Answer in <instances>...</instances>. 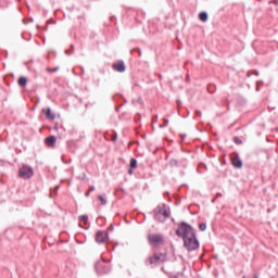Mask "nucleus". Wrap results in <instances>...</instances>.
Returning a JSON list of instances; mask_svg holds the SVG:
<instances>
[{
	"mask_svg": "<svg viewBox=\"0 0 278 278\" xmlns=\"http://www.w3.org/2000/svg\"><path fill=\"white\" fill-rule=\"evenodd\" d=\"M252 75H260V72H254V73H252Z\"/></svg>",
	"mask_w": 278,
	"mask_h": 278,
	"instance_id": "nucleus-24",
	"label": "nucleus"
},
{
	"mask_svg": "<svg viewBox=\"0 0 278 278\" xmlns=\"http://www.w3.org/2000/svg\"><path fill=\"white\" fill-rule=\"evenodd\" d=\"M169 166H172V168L179 167V161L172 159L169 161Z\"/></svg>",
	"mask_w": 278,
	"mask_h": 278,
	"instance_id": "nucleus-14",
	"label": "nucleus"
},
{
	"mask_svg": "<svg viewBox=\"0 0 278 278\" xmlns=\"http://www.w3.org/2000/svg\"><path fill=\"white\" fill-rule=\"evenodd\" d=\"M112 270L110 264L105 263V261H98L96 263V271L98 275H108Z\"/></svg>",
	"mask_w": 278,
	"mask_h": 278,
	"instance_id": "nucleus-5",
	"label": "nucleus"
},
{
	"mask_svg": "<svg viewBox=\"0 0 278 278\" xmlns=\"http://www.w3.org/2000/svg\"><path fill=\"white\" fill-rule=\"evenodd\" d=\"M166 260H167L166 254H164V253H155V254H153L152 256H150L147 260V264H149L153 268V266H157L160 264H164V262H166Z\"/></svg>",
	"mask_w": 278,
	"mask_h": 278,
	"instance_id": "nucleus-4",
	"label": "nucleus"
},
{
	"mask_svg": "<svg viewBox=\"0 0 278 278\" xmlns=\"http://www.w3.org/2000/svg\"><path fill=\"white\" fill-rule=\"evenodd\" d=\"M128 175H134V168L128 169Z\"/></svg>",
	"mask_w": 278,
	"mask_h": 278,
	"instance_id": "nucleus-23",
	"label": "nucleus"
},
{
	"mask_svg": "<svg viewBox=\"0 0 278 278\" xmlns=\"http://www.w3.org/2000/svg\"><path fill=\"white\" fill-rule=\"evenodd\" d=\"M117 136L115 135V137L113 138V140H116Z\"/></svg>",
	"mask_w": 278,
	"mask_h": 278,
	"instance_id": "nucleus-29",
	"label": "nucleus"
},
{
	"mask_svg": "<svg viewBox=\"0 0 278 278\" xmlns=\"http://www.w3.org/2000/svg\"><path fill=\"white\" fill-rule=\"evenodd\" d=\"M94 186H91L90 189L85 193V197H90V192H94Z\"/></svg>",
	"mask_w": 278,
	"mask_h": 278,
	"instance_id": "nucleus-19",
	"label": "nucleus"
},
{
	"mask_svg": "<svg viewBox=\"0 0 278 278\" xmlns=\"http://www.w3.org/2000/svg\"><path fill=\"white\" fill-rule=\"evenodd\" d=\"M231 164L235 168H242V160L238 154L236 156H232Z\"/></svg>",
	"mask_w": 278,
	"mask_h": 278,
	"instance_id": "nucleus-9",
	"label": "nucleus"
},
{
	"mask_svg": "<svg viewBox=\"0 0 278 278\" xmlns=\"http://www.w3.org/2000/svg\"><path fill=\"white\" fill-rule=\"evenodd\" d=\"M233 142L235 144H242V139H240V137H235Z\"/></svg>",
	"mask_w": 278,
	"mask_h": 278,
	"instance_id": "nucleus-20",
	"label": "nucleus"
},
{
	"mask_svg": "<svg viewBox=\"0 0 278 278\" xmlns=\"http://www.w3.org/2000/svg\"><path fill=\"white\" fill-rule=\"evenodd\" d=\"M217 197H223V193H217Z\"/></svg>",
	"mask_w": 278,
	"mask_h": 278,
	"instance_id": "nucleus-25",
	"label": "nucleus"
},
{
	"mask_svg": "<svg viewBox=\"0 0 278 278\" xmlns=\"http://www.w3.org/2000/svg\"><path fill=\"white\" fill-rule=\"evenodd\" d=\"M199 229H200V231H205V229H207V224L201 223V224L199 225Z\"/></svg>",
	"mask_w": 278,
	"mask_h": 278,
	"instance_id": "nucleus-18",
	"label": "nucleus"
},
{
	"mask_svg": "<svg viewBox=\"0 0 278 278\" xmlns=\"http://www.w3.org/2000/svg\"><path fill=\"white\" fill-rule=\"evenodd\" d=\"M98 201H100L101 205H108V200L103 195H98Z\"/></svg>",
	"mask_w": 278,
	"mask_h": 278,
	"instance_id": "nucleus-15",
	"label": "nucleus"
},
{
	"mask_svg": "<svg viewBox=\"0 0 278 278\" xmlns=\"http://www.w3.org/2000/svg\"><path fill=\"white\" fill-rule=\"evenodd\" d=\"M47 71L48 73H56V71H60V67H55V68L48 67Z\"/></svg>",
	"mask_w": 278,
	"mask_h": 278,
	"instance_id": "nucleus-21",
	"label": "nucleus"
},
{
	"mask_svg": "<svg viewBox=\"0 0 278 278\" xmlns=\"http://www.w3.org/2000/svg\"><path fill=\"white\" fill-rule=\"evenodd\" d=\"M148 242L150 247H153V249H157V247L164 245V235L155 232L149 233Z\"/></svg>",
	"mask_w": 278,
	"mask_h": 278,
	"instance_id": "nucleus-3",
	"label": "nucleus"
},
{
	"mask_svg": "<svg viewBox=\"0 0 278 278\" xmlns=\"http://www.w3.org/2000/svg\"><path fill=\"white\" fill-rule=\"evenodd\" d=\"M18 175L21 179H31L34 175V168L29 165H22L18 170Z\"/></svg>",
	"mask_w": 278,
	"mask_h": 278,
	"instance_id": "nucleus-6",
	"label": "nucleus"
},
{
	"mask_svg": "<svg viewBox=\"0 0 278 278\" xmlns=\"http://www.w3.org/2000/svg\"><path fill=\"white\" fill-rule=\"evenodd\" d=\"M197 114H201V111H198Z\"/></svg>",
	"mask_w": 278,
	"mask_h": 278,
	"instance_id": "nucleus-30",
	"label": "nucleus"
},
{
	"mask_svg": "<svg viewBox=\"0 0 278 278\" xmlns=\"http://www.w3.org/2000/svg\"><path fill=\"white\" fill-rule=\"evenodd\" d=\"M113 71H116L117 73H125L127 71V66H125V61L119 60L116 63L112 65Z\"/></svg>",
	"mask_w": 278,
	"mask_h": 278,
	"instance_id": "nucleus-8",
	"label": "nucleus"
},
{
	"mask_svg": "<svg viewBox=\"0 0 278 278\" xmlns=\"http://www.w3.org/2000/svg\"><path fill=\"white\" fill-rule=\"evenodd\" d=\"M163 121H164V127H168V118L164 117Z\"/></svg>",
	"mask_w": 278,
	"mask_h": 278,
	"instance_id": "nucleus-22",
	"label": "nucleus"
},
{
	"mask_svg": "<svg viewBox=\"0 0 278 278\" xmlns=\"http://www.w3.org/2000/svg\"><path fill=\"white\" fill-rule=\"evenodd\" d=\"M176 236L178 238H182L184 247L189 251V253L199 249L200 243L199 239H197V232L190 224L181 222L176 229Z\"/></svg>",
	"mask_w": 278,
	"mask_h": 278,
	"instance_id": "nucleus-1",
	"label": "nucleus"
},
{
	"mask_svg": "<svg viewBox=\"0 0 278 278\" xmlns=\"http://www.w3.org/2000/svg\"><path fill=\"white\" fill-rule=\"evenodd\" d=\"M154 218L159 223H166V219L170 218V206L166 204L157 205L154 208Z\"/></svg>",
	"mask_w": 278,
	"mask_h": 278,
	"instance_id": "nucleus-2",
	"label": "nucleus"
},
{
	"mask_svg": "<svg viewBox=\"0 0 278 278\" xmlns=\"http://www.w3.org/2000/svg\"><path fill=\"white\" fill-rule=\"evenodd\" d=\"M216 201V199L213 200V203Z\"/></svg>",
	"mask_w": 278,
	"mask_h": 278,
	"instance_id": "nucleus-32",
	"label": "nucleus"
},
{
	"mask_svg": "<svg viewBox=\"0 0 278 278\" xmlns=\"http://www.w3.org/2000/svg\"><path fill=\"white\" fill-rule=\"evenodd\" d=\"M42 113L46 114L49 121H55V114L51 113V108L42 109Z\"/></svg>",
	"mask_w": 278,
	"mask_h": 278,
	"instance_id": "nucleus-10",
	"label": "nucleus"
},
{
	"mask_svg": "<svg viewBox=\"0 0 278 278\" xmlns=\"http://www.w3.org/2000/svg\"><path fill=\"white\" fill-rule=\"evenodd\" d=\"M17 84L22 88H25V86H27V77H25V76L20 77L17 80Z\"/></svg>",
	"mask_w": 278,
	"mask_h": 278,
	"instance_id": "nucleus-12",
	"label": "nucleus"
},
{
	"mask_svg": "<svg viewBox=\"0 0 278 278\" xmlns=\"http://www.w3.org/2000/svg\"><path fill=\"white\" fill-rule=\"evenodd\" d=\"M78 220H81V223H88V215H80Z\"/></svg>",
	"mask_w": 278,
	"mask_h": 278,
	"instance_id": "nucleus-17",
	"label": "nucleus"
},
{
	"mask_svg": "<svg viewBox=\"0 0 278 278\" xmlns=\"http://www.w3.org/2000/svg\"><path fill=\"white\" fill-rule=\"evenodd\" d=\"M110 229H114V225H111V228Z\"/></svg>",
	"mask_w": 278,
	"mask_h": 278,
	"instance_id": "nucleus-27",
	"label": "nucleus"
},
{
	"mask_svg": "<svg viewBox=\"0 0 278 278\" xmlns=\"http://www.w3.org/2000/svg\"><path fill=\"white\" fill-rule=\"evenodd\" d=\"M257 1H262V0H257Z\"/></svg>",
	"mask_w": 278,
	"mask_h": 278,
	"instance_id": "nucleus-33",
	"label": "nucleus"
},
{
	"mask_svg": "<svg viewBox=\"0 0 278 278\" xmlns=\"http://www.w3.org/2000/svg\"><path fill=\"white\" fill-rule=\"evenodd\" d=\"M252 74L248 73V77H251Z\"/></svg>",
	"mask_w": 278,
	"mask_h": 278,
	"instance_id": "nucleus-28",
	"label": "nucleus"
},
{
	"mask_svg": "<svg viewBox=\"0 0 278 278\" xmlns=\"http://www.w3.org/2000/svg\"><path fill=\"white\" fill-rule=\"evenodd\" d=\"M65 53H68V50H66Z\"/></svg>",
	"mask_w": 278,
	"mask_h": 278,
	"instance_id": "nucleus-31",
	"label": "nucleus"
},
{
	"mask_svg": "<svg viewBox=\"0 0 278 278\" xmlns=\"http://www.w3.org/2000/svg\"><path fill=\"white\" fill-rule=\"evenodd\" d=\"M199 18H200V21H202V23H205L208 18L207 12H201L199 14Z\"/></svg>",
	"mask_w": 278,
	"mask_h": 278,
	"instance_id": "nucleus-13",
	"label": "nucleus"
},
{
	"mask_svg": "<svg viewBox=\"0 0 278 278\" xmlns=\"http://www.w3.org/2000/svg\"><path fill=\"white\" fill-rule=\"evenodd\" d=\"M130 168H138V161L136 159L130 160Z\"/></svg>",
	"mask_w": 278,
	"mask_h": 278,
	"instance_id": "nucleus-16",
	"label": "nucleus"
},
{
	"mask_svg": "<svg viewBox=\"0 0 278 278\" xmlns=\"http://www.w3.org/2000/svg\"><path fill=\"white\" fill-rule=\"evenodd\" d=\"M160 127H161V128H164V127H166V126H164V124H163V125H160Z\"/></svg>",
	"mask_w": 278,
	"mask_h": 278,
	"instance_id": "nucleus-26",
	"label": "nucleus"
},
{
	"mask_svg": "<svg viewBox=\"0 0 278 278\" xmlns=\"http://www.w3.org/2000/svg\"><path fill=\"white\" fill-rule=\"evenodd\" d=\"M56 141H58V139L55 138V136H50V137L46 138V144L48 147H53Z\"/></svg>",
	"mask_w": 278,
	"mask_h": 278,
	"instance_id": "nucleus-11",
	"label": "nucleus"
},
{
	"mask_svg": "<svg viewBox=\"0 0 278 278\" xmlns=\"http://www.w3.org/2000/svg\"><path fill=\"white\" fill-rule=\"evenodd\" d=\"M109 235L108 232L100 230L96 235V242L98 244H104V242H108Z\"/></svg>",
	"mask_w": 278,
	"mask_h": 278,
	"instance_id": "nucleus-7",
	"label": "nucleus"
}]
</instances>
